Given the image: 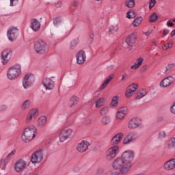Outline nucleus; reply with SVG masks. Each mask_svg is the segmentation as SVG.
Here are the masks:
<instances>
[{
  "label": "nucleus",
  "mask_w": 175,
  "mask_h": 175,
  "mask_svg": "<svg viewBox=\"0 0 175 175\" xmlns=\"http://www.w3.org/2000/svg\"><path fill=\"white\" fill-rule=\"evenodd\" d=\"M135 158L133 150H127L122 153L120 157L112 162V167L115 170H120L122 174H126L132 167V161Z\"/></svg>",
  "instance_id": "nucleus-1"
},
{
  "label": "nucleus",
  "mask_w": 175,
  "mask_h": 175,
  "mask_svg": "<svg viewBox=\"0 0 175 175\" xmlns=\"http://www.w3.org/2000/svg\"><path fill=\"white\" fill-rule=\"evenodd\" d=\"M35 137H36V127L32 124L26 126L21 136L23 143H31Z\"/></svg>",
  "instance_id": "nucleus-2"
},
{
  "label": "nucleus",
  "mask_w": 175,
  "mask_h": 175,
  "mask_svg": "<svg viewBox=\"0 0 175 175\" xmlns=\"http://www.w3.org/2000/svg\"><path fill=\"white\" fill-rule=\"evenodd\" d=\"M21 75V66L20 64H14L8 68L7 77L9 80H16L18 79Z\"/></svg>",
  "instance_id": "nucleus-3"
},
{
  "label": "nucleus",
  "mask_w": 175,
  "mask_h": 175,
  "mask_svg": "<svg viewBox=\"0 0 175 175\" xmlns=\"http://www.w3.org/2000/svg\"><path fill=\"white\" fill-rule=\"evenodd\" d=\"M73 130L72 129L62 128L58 134L59 142H61V143L66 142L68 139H70Z\"/></svg>",
  "instance_id": "nucleus-4"
},
{
  "label": "nucleus",
  "mask_w": 175,
  "mask_h": 175,
  "mask_svg": "<svg viewBox=\"0 0 175 175\" xmlns=\"http://www.w3.org/2000/svg\"><path fill=\"white\" fill-rule=\"evenodd\" d=\"M46 49H47V44H46V42L42 40L35 41L33 49L36 54H44L46 53Z\"/></svg>",
  "instance_id": "nucleus-5"
},
{
  "label": "nucleus",
  "mask_w": 175,
  "mask_h": 175,
  "mask_svg": "<svg viewBox=\"0 0 175 175\" xmlns=\"http://www.w3.org/2000/svg\"><path fill=\"white\" fill-rule=\"evenodd\" d=\"M39 116V111L36 108L31 109L28 111L25 122L26 124H32Z\"/></svg>",
  "instance_id": "nucleus-6"
},
{
  "label": "nucleus",
  "mask_w": 175,
  "mask_h": 175,
  "mask_svg": "<svg viewBox=\"0 0 175 175\" xmlns=\"http://www.w3.org/2000/svg\"><path fill=\"white\" fill-rule=\"evenodd\" d=\"M118 152H120V146L117 145L111 146L106 152V159L107 161H113L117 157Z\"/></svg>",
  "instance_id": "nucleus-7"
},
{
  "label": "nucleus",
  "mask_w": 175,
  "mask_h": 175,
  "mask_svg": "<svg viewBox=\"0 0 175 175\" xmlns=\"http://www.w3.org/2000/svg\"><path fill=\"white\" fill-rule=\"evenodd\" d=\"M33 83H35V75L32 74H27L23 78L22 84L23 88L27 90V88H29V87H32Z\"/></svg>",
  "instance_id": "nucleus-8"
},
{
  "label": "nucleus",
  "mask_w": 175,
  "mask_h": 175,
  "mask_svg": "<svg viewBox=\"0 0 175 175\" xmlns=\"http://www.w3.org/2000/svg\"><path fill=\"white\" fill-rule=\"evenodd\" d=\"M42 84L45 88L46 91H51L54 90V87H55V82L53 78L50 77L44 78L42 81Z\"/></svg>",
  "instance_id": "nucleus-9"
},
{
  "label": "nucleus",
  "mask_w": 175,
  "mask_h": 175,
  "mask_svg": "<svg viewBox=\"0 0 175 175\" xmlns=\"http://www.w3.org/2000/svg\"><path fill=\"white\" fill-rule=\"evenodd\" d=\"M143 126L142 123V119L139 118H133L128 122L129 129H136L137 128H142Z\"/></svg>",
  "instance_id": "nucleus-10"
},
{
  "label": "nucleus",
  "mask_w": 175,
  "mask_h": 175,
  "mask_svg": "<svg viewBox=\"0 0 175 175\" xmlns=\"http://www.w3.org/2000/svg\"><path fill=\"white\" fill-rule=\"evenodd\" d=\"M17 35H18V29L14 27H11L7 31V36L10 42H13L17 39Z\"/></svg>",
  "instance_id": "nucleus-11"
},
{
  "label": "nucleus",
  "mask_w": 175,
  "mask_h": 175,
  "mask_svg": "<svg viewBox=\"0 0 175 175\" xmlns=\"http://www.w3.org/2000/svg\"><path fill=\"white\" fill-rule=\"evenodd\" d=\"M27 168V161L23 159H19L14 163V169L17 173H20Z\"/></svg>",
  "instance_id": "nucleus-12"
},
{
  "label": "nucleus",
  "mask_w": 175,
  "mask_h": 175,
  "mask_svg": "<svg viewBox=\"0 0 175 175\" xmlns=\"http://www.w3.org/2000/svg\"><path fill=\"white\" fill-rule=\"evenodd\" d=\"M137 88H138L137 83H133L129 85L125 92L126 98H127L128 99L132 98V96H133V94L136 92V90H137Z\"/></svg>",
  "instance_id": "nucleus-13"
},
{
  "label": "nucleus",
  "mask_w": 175,
  "mask_h": 175,
  "mask_svg": "<svg viewBox=\"0 0 175 175\" xmlns=\"http://www.w3.org/2000/svg\"><path fill=\"white\" fill-rule=\"evenodd\" d=\"M43 161V152L38 150L31 155V162L34 165L40 163Z\"/></svg>",
  "instance_id": "nucleus-14"
},
{
  "label": "nucleus",
  "mask_w": 175,
  "mask_h": 175,
  "mask_svg": "<svg viewBox=\"0 0 175 175\" xmlns=\"http://www.w3.org/2000/svg\"><path fill=\"white\" fill-rule=\"evenodd\" d=\"M12 59V49H5L1 53V59L3 65H6Z\"/></svg>",
  "instance_id": "nucleus-15"
},
{
  "label": "nucleus",
  "mask_w": 175,
  "mask_h": 175,
  "mask_svg": "<svg viewBox=\"0 0 175 175\" xmlns=\"http://www.w3.org/2000/svg\"><path fill=\"white\" fill-rule=\"evenodd\" d=\"M77 64L83 65L87 59V54L83 50L79 51L76 54Z\"/></svg>",
  "instance_id": "nucleus-16"
},
{
  "label": "nucleus",
  "mask_w": 175,
  "mask_h": 175,
  "mask_svg": "<svg viewBox=\"0 0 175 175\" xmlns=\"http://www.w3.org/2000/svg\"><path fill=\"white\" fill-rule=\"evenodd\" d=\"M174 83V78L172 76H168L161 81L159 85L161 88H167Z\"/></svg>",
  "instance_id": "nucleus-17"
},
{
  "label": "nucleus",
  "mask_w": 175,
  "mask_h": 175,
  "mask_svg": "<svg viewBox=\"0 0 175 175\" xmlns=\"http://www.w3.org/2000/svg\"><path fill=\"white\" fill-rule=\"evenodd\" d=\"M88 147H90V142L83 140L77 144V150L81 153L85 152L88 150Z\"/></svg>",
  "instance_id": "nucleus-18"
},
{
  "label": "nucleus",
  "mask_w": 175,
  "mask_h": 175,
  "mask_svg": "<svg viewBox=\"0 0 175 175\" xmlns=\"http://www.w3.org/2000/svg\"><path fill=\"white\" fill-rule=\"evenodd\" d=\"M163 167L166 172H170V170H174L175 169V159H171L167 160L164 163Z\"/></svg>",
  "instance_id": "nucleus-19"
},
{
  "label": "nucleus",
  "mask_w": 175,
  "mask_h": 175,
  "mask_svg": "<svg viewBox=\"0 0 175 175\" xmlns=\"http://www.w3.org/2000/svg\"><path fill=\"white\" fill-rule=\"evenodd\" d=\"M127 113H128V108H126V107H123L120 108L116 113L117 120H124Z\"/></svg>",
  "instance_id": "nucleus-20"
},
{
  "label": "nucleus",
  "mask_w": 175,
  "mask_h": 175,
  "mask_svg": "<svg viewBox=\"0 0 175 175\" xmlns=\"http://www.w3.org/2000/svg\"><path fill=\"white\" fill-rule=\"evenodd\" d=\"M134 140H136V133H129L124 139L123 144H131Z\"/></svg>",
  "instance_id": "nucleus-21"
},
{
  "label": "nucleus",
  "mask_w": 175,
  "mask_h": 175,
  "mask_svg": "<svg viewBox=\"0 0 175 175\" xmlns=\"http://www.w3.org/2000/svg\"><path fill=\"white\" fill-rule=\"evenodd\" d=\"M136 32H133L126 38V43L128 46H133V44H135V42H136Z\"/></svg>",
  "instance_id": "nucleus-22"
},
{
  "label": "nucleus",
  "mask_w": 175,
  "mask_h": 175,
  "mask_svg": "<svg viewBox=\"0 0 175 175\" xmlns=\"http://www.w3.org/2000/svg\"><path fill=\"white\" fill-rule=\"evenodd\" d=\"M122 137H124V133H118L112 137L111 144H118L119 143H121Z\"/></svg>",
  "instance_id": "nucleus-23"
},
{
  "label": "nucleus",
  "mask_w": 175,
  "mask_h": 175,
  "mask_svg": "<svg viewBox=\"0 0 175 175\" xmlns=\"http://www.w3.org/2000/svg\"><path fill=\"white\" fill-rule=\"evenodd\" d=\"M30 27L34 32H38L40 29V22L38 19H32Z\"/></svg>",
  "instance_id": "nucleus-24"
},
{
  "label": "nucleus",
  "mask_w": 175,
  "mask_h": 175,
  "mask_svg": "<svg viewBox=\"0 0 175 175\" xmlns=\"http://www.w3.org/2000/svg\"><path fill=\"white\" fill-rule=\"evenodd\" d=\"M111 122V118L109 116H104L100 120V123L103 126H107Z\"/></svg>",
  "instance_id": "nucleus-25"
},
{
  "label": "nucleus",
  "mask_w": 175,
  "mask_h": 175,
  "mask_svg": "<svg viewBox=\"0 0 175 175\" xmlns=\"http://www.w3.org/2000/svg\"><path fill=\"white\" fill-rule=\"evenodd\" d=\"M47 122V118L46 116H41L38 119L37 126L38 128H44Z\"/></svg>",
  "instance_id": "nucleus-26"
},
{
  "label": "nucleus",
  "mask_w": 175,
  "mask_h": 175,
  "mask_svg": "<svg viewBox=\"0 0 175 175\" xmlns=\"http://www.w3.org/2000/svg\"><path fill=\"white\" fill-rule=\"evenodd\" d=\"M143 61H144V59L142 57L138 58L135 64L131 66V69L136 70L138 68H140V66H142V64H143Z\"/></svg>",
  "instance_id": "nucleus-27"
},
{
  "label": "nucleus",
  "mask_w": 175,
  "mask_h": 175,
  "mask_svg": "<svg viewBox=\"0 0 175 175\" xmlns=\"http://www.w3.org/2000/svg\"><path fill=\"white\" fill-rule=\"evenodd\" d=\"M114 79V75H109L106 80L105 81V82L101 85V86L100 87V90H105V88L106 87H107V85L109 84V83H110V81Z\"/></svg>",
  "instance_id": "nucleus-28"
},
{
  "label": "nucleus",
  "mask_w": 175,
  "mask_h": 175,
  "mask_svg": "<svg viewBox=\"0 0 175 175\" xmlns=\"http://www.w3.org/2000/svg\"><path fill=\"white\" fill-rule=\"evenodd\" d=\"M114 79V75H109L106 80L105 81V82L101 85V86L100 87V90H105V88L106 87H107V85L109 84V83H110V81Z\"/></svg>",
  "instance_id": "nucleus-29"
},
{
  "label": "nucleus",
  "mask_w": 175,
  "mask_h": 175,
  "mask_svg": "<svg viewBox=\"0 0 175 175\" xmlns=\"http://www.w3.org/2000/svg\"><path fill=\"white\" fill-rule=\"evenodd\" d=\"M29 107H31V100H25L21 105V109L23 111L28 110Z\"/></svg>",
  "instance_id": "nucleus-30"
},
{
  "label": "nucleus",
  "mask_w": 175,
  "mask_h": 175,
  "mask_svg": "<svg viewBox=\"0 0 175 175\" xmlns=\"http://www.w3.org/2000/svg\"><path fill=\"white\" fill-rule=\"evenodd\" d=\"M79 102V97L76 96H73L70 98V102H69V106L70 107H73V106H76Z\"/></svg>",
  "instance_id": "nucleus-31"
},
{
  "label": "nucleus",
  "mask_w": 175,
  "mask_h": 175,
  "mask_svg": "<svg viewBox=\"0 0 175 175\" xmlns=\"http://www.w3.org/2000/svg\"><path fill=\"white\" fill-rule=\"evenodd\" d=\"M146 95H147V92L144 89L140 90L138 91L137 94V96L135 97V99L140 100L142 99V98H144Z\"/></svg>",
  "instance_id": "nucleus-32"
},
{
  "label": "nucleus",
  "mask_w": 175,
  "mask_h": 175,
  "mask_svg": "<svg viewBox=\"0 0 175 175\" xmlns=\"http://www.w3.org/2000/svg\"><path fill=\"white\" fill-rule=\"evenodd\" d=\"M120 29V27L118 25H113L109 27V33L113 35V33H116V32H118V29Z\"/></svg>",
  "instance_id": "nucleus-33"
},
{
  "label": "nucleus",
  "mask_w": 175,
  "mask_h": 175,
  "mask_svg": "<svg viewBox=\"0 0 175 175\" xmlns=\"http://www.w3.org/2000/svg\"><path fill=\"white\" fill-rule=\"evenodd\" d=\"M175 68V64L174 63H171L167 65L165 67V75H169L174 69Z\"/></svg>",
  "instance_id": "nucleus-34"
},
{
  "label": "nucleus",
  "mask_w": 175,
  "mask_h": 175,
  "mask_svg": "<svg viewBox=\"0 0 175 175\" xmlns=\"http://www.w3.org/2000/svg\"><path fill=\"white\" fill-rule=\"evenodd\" d=\"M118 99H120V97L118 96H114L112 98V100L110 103L112 107H117V106H118Z\"/></svg>",
  "instance_id": "nucleus-35"
},
{
  "label": "nucleus",
  "mask_w": 175,
  "mask_h": 175,
  "mask_svg": "<svg viewBox=\"0 0 175 175\" xmlns=\"http://www.w3.org/2000/svg\"><path fill=\"white\" fill-rule=\"evenodd\" d=\"M124 6H126V8H129L130 9L135 8V0H126Z\"/></svg>",
  "instance_id": "nucleus-36"
},
{
  "label": "nucleus",
  "mask_w": 175,
  "mask_h": 175,
  "mask_svg": "<svg viewBox=\"0 0 175 175\" xmlns=\"http://www.w3.org/2000/svg\"><path fill=\"white\" fill-rule=\"evenodd\" d=\"M142 22H143V18L142 16L137 17L134 20L133 23V27H139V25H140V24H142Z\"/></svg>",
  "instance_id": "nucleus-37"
},
{
  "label": "nucleus",
  "mask_w": 175,
  "mask_h": 175,
  "mask_svg": "<svg viewBox=\"0 0 175 175\" xmlns=\"http://www.w3.org/2000/svg\"><path fill=\"white\" fill-rule=\"evenodd\" d=\"M105 105V98H100L96 101V107H102Z\"/></svg>",
  "instance_id": "nucleus-38"
},
{
  "label": "nucleus",
  "mask_w": 175,
  "mask_h": 175,
  "mask_svg": "<svg viewBox=\"0 0 175 175\" xmlns=\"http://www.w3.org/2000/svg\"><path fill=\"white\" fill-rule=\"evenodd\" d=\"M136 16H137L136 12L133 11V10H131L126 12V17L127 18H135Z\"/></svg>",
  "instance_id": "nucleus-39"
},
{
  "label": "nucleus",
  "mask_w": 175,
  "mask_h": 175,
  "mask_svg": "<svg viewBox=\"0 0 175 175\" xmlns=\"http://www.w3.org/2000/svg\"><path fill=\"white\" fill-rule=\"evenodd\" d=\"M8 160L6 159H1L0 161V169L5 170L6 169V165H8Z\"/></svg>",
  "instance_id": "nucleus-40"
},
{
  "label": "nucleus",
  "mask_w": 175,
  "mask_h": 175,
  "mask_svg": "<svg viewBox=\"0 0 175 175\" xmlns=\"http://www.w3.org/2000/svg\"><path fill=\"white\" fill-rule=\"evenodd\" d=\"M110 111V109L109 107H104L100 110V116H105L106 114H107Z\"/></svg>",
  "instance_id": "nucleus-41"
},
{
  "label": "nucleus",
  "mask_w": 175,
  "mask_h": 175,
  "mask_svg": "<svg viewBox=\"0 0 175 175\" xmlns=\"http://www.w3.org/2000/svg\"><path fill=\"white\" fill-rule=\"evenodd\" d=\"M158 20V15L154 12L149 17V23H155Z\"/></svg>",
  "instance_id": "nucleus-42"
},
{
  "label": "nucleus",
  "mask_w": 175,
  "mask_h": 175,
  "mask_svg": "<svg viewBox=\"0 0 175 175\" xmlns=\"http://www.w3.org/2000/svg\"><path fill=\"white\" fill-rule=\"evenodd\" d=\"M77 44H79V38L72 40L70 44V49L72 50V49H75Z\"/></svg>",
  "instance_id": "nucleus-43"
},
{
  "label": "nucleus",
  "mask_w": 175,
  "mask_h": 175,
  "mask_svg": "<svg viewBox=\"0 0 175 175\" xmlns=\"http://www.w3.org/2000/svg\"><path fill=\"white\" fill-rule=\"evenodd\" d=\"M173 46V42H168L167 44H164L162 46V50L166 51V50H169V49L172 48Z\"/></svg>",
  "instance_id": "nucleus-44"
},
{
  "label": "nucleus",
  "mask_w": 175,
  "mask_h": 175,
  "mask_svg": "<svg viewBox=\"0 0 175 175\" xmlns=\"http://www.w3.org/2000/svg\"><path fill=\"white\" fill-rule=\"evenodd\" d=\"M168 148H175V137L172 138L167 144Z\"/></svg>",
  "instance_id": "nucleus-45"
},
{
  "label": "nucleus",
  "mask_w": 175,
  "mask_h": 175,
  "mask_svg": "<svg viewBox=\"0 0 175 175\" xmlns=\"http://www.w3.org/2000/svg\"><path fill=\"white\" fill-rule=\"evenodd\" d=\"M166 137V131L161 130L159 132L158 138L160 139V140H162V139H165Z\"/></svg>",
  "instance_id": "nucleus-46"
},
{
  "label": "nucleus",
  "mask_w": 175,
  "mask_h": 175,
  "mask_svg": "<svg viewBox=\"0 0 175 175\" xmlns=\"http://www.w3.org/2000/svg\"><path fill=\"white\" fill-rule=\"evenodd\" d=\"M155 3H157V0H150V2H149V9L151 10V8L153 6H155Z\"/></svg>",
  "instance_id": "nucleus-47"
},
{
  "label": "nucleus",
  "mask_w": 175,
  "mask_h": 175,
  "mask_svg": "<svg viewBox=\"0 0 175 175\" xmlns=\"http://www.w3.org/2000/svg\"><path fill=\"white\" fill-rule=\"evenodd\" d=\"M14 154H16V150H12L10 153H9L7 155V157L5 158V159H7V161H9V159H10V157H13V155H14Z\"/></svg>",
  "instance_id": "nucleus-48"
},
{
  "label": "nucleus",
  "mask_w": 175,
  "mask_h": 175,
  "mask_svg": "<svg viewBox=\"0 0 175 175\" xmlns=\"http://www.w3.org/2000/svg\"><path fill=\"white\" fill-rule=\"evenodd\" d=\"M61 23H62V21H61V19L56 18H55L54 21H53V24L55 25H59V24H61Z\"/></svg>",
  "instance_id": "nucleus-49"
},
{
  "label": "nucleus",
  "mask_w": 175,
  "mask_h": 175,
  "mask_svg": "<svg viewBox=\"0 0 175 175\" xmlns=\"http://www.w3.org/2000/svg\"><path fill=\"white\" fill-rule=\"evenodd\" d=\"M55 6L56 8H61L62 6V1H57L55 3Z\"/></svg>",
  "instance_id": "nucleus-50"
},
{
  "label": "nucleus",
  "mask_w": 175,
  "mask_h": 175,
  "mask_svg": "<svg viewBox=\"0 0 175 175\" xmlns=\"http://www.w3.org/2000/svg\"><path fill=\"white\" fill-rule=\"evenodd\" d=\"M104 172H105V171L103 170V169H98V170H97L96 173H97V174H98V175H102V174H103Z\"/></svg>",
  "instance_id": "nucleus-51"
},
{
  "label": "nucleus",
  "mask_w": 175,
  "mask_h": 175,
  "mask_svg": "<svg viewBox=\"0 0 175 175\" xmlns=\"http://www.w3.org/2000/svg\"><path fill=\"white\" fill-rule=\"evenodd\" d=\"M151 32H152L151 30H148L146 32H144V34H145L146 36H150V35H151Z\"/></svg>",
  "instance_id": "nucleus-52"
},
{
  "label": "nucleus",
  "mask_w": 175,
  "mask_h": 175,
  "mask_svg": "<svg viewBox=\"0 0 175 175\" xmlns=\"http://www.w3.org/2000/svg\"><path fill=\"white\" fill-rule=\"evenodd\" d=\"M78 5H79V1H74L72 2V6H74V8H76Z\"/></svg>",
  "instance_id": "nucleus-53"
},
{
  "label": "nucleus",
  "mask_w": 175,
  "mask_h": 175,
  "mask_svg": "<svg viewBox=\"0 0 175 175\" xmlns=\"http://www.w3.org/2000/svg\"><path fill=\"white\" fill-rule=\"evenodd\" d=\"M92 122V120L91 119H88L85 120L86 125H90V124H91Z\"/></svg>",
  "instance_id": "nucleus-54"
},
{
  "label": "nucleus",
  "mask_w": 175,
  "mask_h": 175,
  "mask_svg": "<svg viewBox=\"0 0 175 175\" xmlns=\"http://www.w3.org/2000/svg\"><path fill=\"white\" fill-rule=\"evenodd\" d=\"M147 68H148L147 65L143 66L142 67V72H146V70H147Z\"/></svg>",
  "instance_id": "nucleus-55"
},
{
  "label": "nucleus",
  "mask_w": 175,
  "mask_h": 175,
  "mask_svg": "<svg viewBox=\"0 0 175 175\" xmlns=\"http://www.w3.org/2000/svg\"><path fill=\"white\" fill-rule=\"evenodd\" d=\"M126 76H127L126 73H124L122 75V79H121L122 81H124L125 80V77H126Z\"/></svg>",
  "instance_id": "nucleus-56"
},
{
  "label": "nucleus",
  "mask_w": 175,
  "mask_h": 175,
  "mask_svg": "<svg viewBox=\"0 0 175 175\" xmlns=\"http://www.w3.org/2000/svg\"><path fill=\"white\" fill-rule=\"evenodd\" d=\"M167 27H172L173 25H174V24H173V23L167 22Z\"/></svg>",
  "instance_id": "nucleus-57"
},
{
  "label": "nucleus",
  "mask_w": 175,
  "mask_h": 175,
  "mask_svg": "<svg viewBox=\"0 0 175 175\" xmlns=\"http://www.w3.org/2000/svg\"><path fill=\"white\" fill-rule=\"evenodd\" d=\"M13 2L17 3V0H10V6H13Z\"/></svg>",
  "instance_id": "nucleus-58"
},
{
  "label": "nucleus",
  "mask_w": 175,
  "mask_h": 175,
  "mask_svg": "<svg viewBox=\"0 0 175 175\" xmlns=\"http://www.w3.org/2000/svg\"><path fill=\"white\" fill-rule=\"evenodd\" d=\"M167 33H169V30L165 29L163 31V35H167Z\"/></svg>",
  "instance_id": "nucleus-59"
},
{
  "label": "nucleus",
  "mask_w": 175,
  "mask_h": 175,
  "mask_svg": "<svg viewBox=\"0 0 175 175\" xmlns=\"http://www.w3.org/2000/svg\"><path fill=\"white\" fill-rule=\"evenodd\" d=\"M170 35H171L172 38H173V36H174V35H175V29L173 30V31L170 33Z\"/></svg>",
  "instance_id": "nucleus-60"
},
{
  "label": "nucleus",
  "mask_w": 175,
  "mask_h": 175,
  "mask_svg": "<svg viewBox=\"0 0 175 175\" xmlns=\"http://www.w3.org/2000/svg\"><path fill=\"white\" fill-rule=\"evenodd\" d=\"M94 1H96V2H100V1L102 0H94Z\"/></svg>",
  "instance_id": "nucleus-61"
},
{
  "label": "nucleus",
  "mask_w": 175,
  "mask_h": 175,
  "mask_svg": "<svg viewBox=\"0 0 175 175\" xmlns=\"http://www.w3.org/2000/svg\"><path fill=\"white\" fill-rule=\"evenodd\" d=\"M152 44H154V45L155 46V44H157V42H152Z\"/></svg>",
  "instance_id": "nucleus-62"
},
{
  "label": "nucleus",
  "mask_w": 175,
  "mask_h": 175,
  "mask_svg": "<svg viewBox=\"0 0 175 175\" xmlns=\"http://www.w3.org/2000/svg\"><path fill=\"white\" fill-rule=\"evenodd\" d=\"M173 21H174V23H175V18H174V19H173Z\"/></svg>",
  "instance_id": "nucleus-63"
}]
</instances>
